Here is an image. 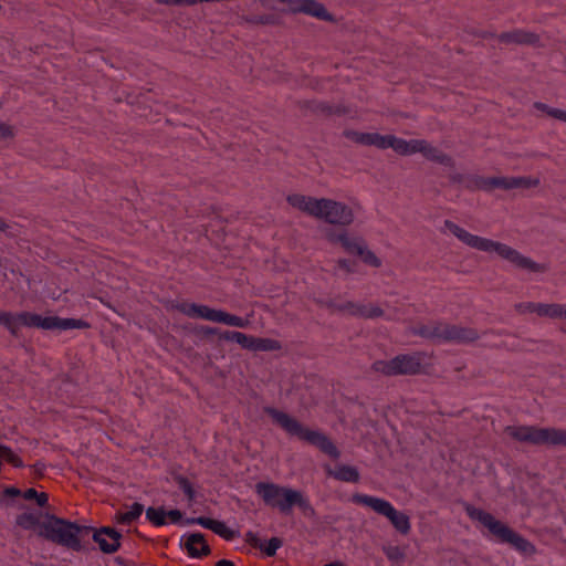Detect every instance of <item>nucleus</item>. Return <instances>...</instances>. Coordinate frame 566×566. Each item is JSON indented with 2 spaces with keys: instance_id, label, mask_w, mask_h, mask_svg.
Segmentation results:
<instances>
[{
  "instance_id": "1",
  "label": "nucleus",
  "mask_w": 566,
  "mask_h": 566,
  "mask_svg": "<svg viewBox=\"0 0 566 566\" xmlns=\"http://www.w3.org/2000/svg\"><path fill=\"white\" fill-rule=\"evenodd\" d=\"M444 227L468 247L488 253L495 252L499 256L509 261L517 269L533 273H544L547 271L545 264L533 261L531 258L521 254L517 250L505 243L472 234L451 220H446Z\"/></svg>"
},
{
  "instance_id": "2",
  "label": "nucleus",
  "mask_w": 566,
  "mask_h": 566,
  "mask_svg": "<svg viewBox=\"0 0 566 566\" xmlns=\"http://www.w3.org/2000/svg\"><path fill=\"white\" fill-rule=\"evenodd\" d=\"M0 325L7 328L14 337L19 336L21 326L38 327L48 331L83 329L90 326V324L83 319L61 318L59 316L42 317L31 312L12 313L7 311H0Z\"/></svg>"
},
{
  "instance_id": "3",
  "label": "nucleus",
  "mask_w": 566,
  "mask_h": 566,
  "mask_svg": "<svg viewBox=\"0 0 566 566\" xmlns=\"http://www.w3.org/2000/svg\"><path fill=\"white\" fill-rule=\"evenodd\" d=\"M92 531V526L80 525L55 515H46L38 535L54 544L80 552L85 549L82 541L88 537Z\"/></svg>"
},
{
  "instance_id": "4",
  "label": "nucleus",
  "mask_w": 566,
  "mask_h": 566,
  "mask_svg": "<svg viewBox=\"0 0 566 566\" xmlns=\"http://www.w3.org/2000/svg\"><path fill=\"white\" fill-rule=\"evenodd\" d=\"M263 411L289 436L296 437L301 441L318 448L322 452L333 459H337L339 457L338 449L324 433L304 427L297 419L276 408L264 407Z\"/></svg>"
},
{
  "instance_id": "5",
  "label": "nucleus",
  "mask_w": 566,
  "mask_h": 566,
  "mask_svg": "<svg viewBox=\"0 0 566 566\" xmlns=\"http://www.w3.org/2000/svg\"><path fill=\"white\" fill-rule=\"evenodd\" d=\"M451 184L461 185L467 190L491 191L495 188L504 190L530 189L539 185V179L532 177H482L479 175H464L452 171L448 175Z\"/></svg>"
},
{
  "instance_id": "6",
  "label": "nucleus",
  "mask_w": 566,
  "mask_h": 566,
  "mask_svg": "<svg viewBox=\"0 0 566 566\" xmlns=\"http://www.w3.org/2000/svg\"><path fill=\"white\" fill-rule=\"evenodd\" d=\"M504 432L513 440L531 446L566 447V430L537 426H506Z\"/></svg>"
},
{
  "instance_id": "7",
  "label": "nucleus",
  "mask_w": 566,
  "mask_h": 566,
  "mask_svg": "<svg viewBox=\"0 0 566 566\" xmlns=\"http://www.w3.org/2000/svg\"><path fill=\"white\" fill-rule=\"evenodd\" d=\"M352 502L367 506L379 515L387 517L399 534L408 535L410 533V517L406 513L396 510L390 502L380 497L360 493L353 494Z\"/></svg>"
},
{
  "instance_id": "8",
  "label": "nucleus",
  "mask_w": 566,
  "mask_h": 566,
  "mask_svg": "<svg viewBox=\"0 0 566 566\" xmlns=\"http://www.w3.org/2000/svg\"><path fill=\"white\" fill-rule=\"evenodd\" d=\"M373 369L385 376L417 375L421 369L419 354H401L389 360H376Z\"/></svg>"
},
{
  "instance_id": "9",
  "label": "nucleus",
  "mask_w": 566,
  "mask_h": 566,
  "mask_svg": "<svg viewBox=\"0 0 566 566\" xmlns=\"http://www.w3.org/2000/svg\"><path fill=\"white\" fill-rule=\"evenodd\" d=\"M296 490L281 486L271 482H259L255 484V493L263 500L264 504L277 509L283 514L291 513V504L287 499Z\"/></svg>"
},
{
  "instance_id": "10",
  "label": "nucleus",
  "mask_w": 566,
  "mask_h": 566,
  "mask_svg": "<svg viewBox=\"0 0 566 566\" xmlns=\"http://www.w3.org/2000/svg\"><path fill=\"white\" fill-rule=\"evenodd\" d=\"M319 212L316 219L334 226L348 227L354 222L353 209L344 202L321 198Z\"/></svg>"
},
{
  "instance_id": "11",
  "label": "nucleus",
  "mask_w": 566,
  "mask_h": 566,
  "mask_svg": "<svg viewBox=\"0 0 566 566\" xmlns=\"http://www.w3.org/2000/svg\"><path fill=\"white\" fill-rule=\"evenodd\" d=\"M467 513L472 520L485 526L500 543H507L513 530L506 524L496 520L491 513L473 506H468Z\"/></svg>"
},
{
  "instance_id": "12",
  "label": "nucleus",
  "mask_w": 566,
  "mask_h": 566,
  "mask_svg": "<svg viewBox=\"0 0 566 566\" xmlns=\"http://www.w3.org/2000/svg\"><path fill=\"white\" fill-rule=\"evenodd\" d=\"M92 538L97 543L104 554L116 553L120 548L122 534L113 527L102 526L91 532Z\"/></svg>"
},
{
  "instance_id": "13",
  "label": "nucleus",
  "mask_w": 566,
  "mask_h": 566,
  "mask_svg": "<svg viewBox=\"0 0 566 566\" xmlns=\"http://www.w3.org/2000/svg\"><path fill=\"white\" fill-rule=\"evenodd\" d=\"M450 323L443 321H429L411 327V334L422 338L446 343Z\"/></svg>"
},
{
  "instance_id": "14",
  "label": "nucleus",
  "mask_w": 566,
  "mask_h": 566,
  "mask_svg": "<svg viewBox=\"0 0 566 566\" xmlns=\"http://www.w3.org/2000/svg\"><path fill=\"white\" fill-rule=\"evenodd\" d=\"M501 43L539 46L541 38L537 33L523 29H514L512 31L502 32L497 35Z\"/></svg>"
},
{
  "instance_id": "15",
  "label": "nucleus",
  "mask_w": 566,
  "mask_h": 566,
  "mask_svg": "<svg viewBox=\"0 0 566 566\" xmlns=\"http://www.w3.org/2000/svg\"><path fill=\"white\" fill-rule=\"evenodd\" d=\"M176 308L180 313H182L189 317H201L207 321L217 322V323L219 321V316H220V312H221V310L210 308L207 305H199L196 303H187V302L178 304L176 306Z\"/></svg>"
},
{
  "instance_id": "16",
  "label": "nucleus",
  "mask_w": 566,
  "mask_h": 566,
  "mask_svg": "<svg viewBox=\"0 0 566 566\" xmlns=\"http://www.w3.org/2000/svg\"><path fill=\"white\" fill-rule=\"evenodd\" d=\"M286 201L293 207L298 209L300 211L317 218L321 206V198H314L310 196H304L300 193H293L287 196Z\"/></svg>"
},
{
  "instance_id": "17",
  "label": "nucleus",
  "mask_w": 566,
  "mask_h": 566,
  "mask_svg": "<svg viewBox=\"0 0 566 566\" xmlns=\"http://www.w3.org/2000/svg\"><path fill=\"white\" fill-rule=\"evenodd\" d=\"M479 337L475 328L450 323L446 343L469 344L478 340Z\"/></svg>"
},
{
  "instance_id": "18",
  "label": "nucleus",
  "mask_w": 566,
  "mask_h": 566,
  "mask_svg": "<svg viewBox=\"0 0 566 566\" xmlns=\"http://www.w3.org/2000/svg\"><path fill=\"white\" fill-rule=\"evenodd\" d=\"M185 548L187 549L189 556L195 558L208 556L211 553L210 546L201 533H192L188 535L185 543Z\"/></svg>"
},
{
  "instance_id": "19",
  "label": "nucleus",
  "mask_w": 566,
  "mask_h": 566,
  "mask_svg": "<svg viewBox=\"0 0 566 566\" xmlns=\"http://www.w3.org/2000/svg\"><path fill=\"white\" fill-rule=\"evenodd\" d=\"M199 525L212 531L226 541H233L239 536V532L229 528L222 521L208 517V520H200Z\"/></svg>"
},
{
  "instance_id": "20",
  "label": "nucleus",
  "mask_w": 566,
  "mask_h": 566,
  "mask_svg": "<svg viewBox=\"0 0 566 566\" xmlns=\"http://www.w3.org/2000/svg\"><path fill=\"white\" fill-rule=\"evenodd\" d=\"M422 156L430 161L438 163L446 167L453 168L455 166V161L450 155L443 153L438 147L432 146L429 142H426L424 144Z\"/></svg>"
},
{
  "instance_id": "21",
  "label": "nucleus",
  "mask_w": 566,
  "mask_h": 566,
  "mask_svg": "<svg viewBox=\"0 0 566 566\" xmlns=\"http://www.w3.org/2000/svg\"><path fill=\"white\" fill-rule=\"evenodd\" d=\"M301 13L315 17L323 21H334V17L326 10L323 3L315 0H305L300 9Z\"/></svg>"
},
{
  "instance_id": "22",
  "label": "nucleus",
  "mask_w": 566,
  "mask_h": 566,
  "mask_svg": "<svg viewBox=\"0 0 566 566\" xmlns=\"http://www.w3.org/2000/svg\"><path fill=\"white\" fill-rule=\"evenodd\" d=\"M291 495L292 496L287 499V502L291 504V510L293 506H297L305 517L314 518L316 516L315 509L301 491L296 490L295 493Z\"/></svg>"
},
{
  "instance_id": "23",
  "label": "nucleus",
  "mask_w": 566,
  "mask_h": 566,
  "mask_svg": "<svg viewBox=\"0 0 566 566\" xmlns=\"http://www.w3.org/2000/svg\"><path fill=\"white\" fill-rule=\"evenodd\" d=\"M328 475L342 482L357 483L360 479L359 472L355 467L339 464L335 470H328Z\"/></svg>"
},
{
  "instance_id": "24",
  "label": "nucleus",
  "mask_w": 566,
  "mask_h": 566,
  "mask_svg": "<svg viewBox=\"0 0 566 566\" xmlns=\"http://www.w3.org/2000/svg\"><path fill=\"white\" fill-rule=\"evenodd\" d=\"M507 544H510L520 553L527 555L534 554L536 551L535 546L528 539H526L515 531L512 532L510 539L507 541Z\"/></svg>"
},
{
  "instance_id": "25",
  "label": "nucleus",
  "mask_w": 566,
  "mask_h": 566,
  "mask_svg": "<svg viewBox=\"0 0 566 566\" xmlns=\"http://www.w3.org/2000/svg\"><path fill=\"white\" fill-rule=\"evenodd\" d=\"M143 511H144V505L138 502H135L130 506L129 511L124 512V513L117 512L115 515V521L119 524L129 525L142 515Z\"/></svg>"
},
{
  "instance_id": "26",
  "label": "nucleus",
  "mask_w": 566,
  "mask_h": 566,
  "mask_svg": "<svg viewBox=\"0 0 566 566\" xmlns=\"http://www.w3.org/2000/svg\"><path fill=\"white\" fill-rule=\"evenodd\" d=\"M384 315V311L376 304H359L356 303L354 316L361 318H377Z\"/></svg>"
},
{
  "instance_id": "27",
  "label": "nucleus",
  "mask_w": 566,
  "mask_h": 566,
  "mask_svg": "<svg viewBox=\"0 0 566 566\" xmlns=\"http://www.w3.org/2000/svg\"><path fill=\"white\" fill-rule=\"evenodd\" d=\"M564 304L552 303H538L537 305V315L549 318H560L563 317Z\"/></svg>"
},
{
  "instance_id": "28",
  "label": "nucleus",
  "mask_w": 566,
  "mask_h": 566,
  "mask_svg": "<svg viewBox=\"0 0 566 566\" xmlns=\"http://www.w3.org/2000/svg\"><path fill=\"white\" fill-rule=\"evenodd\" d=\"M282 348L279 340L273 338L254 337L252 352H276Z\"/></svg>"
},
{
  "instance_id": "29",
  "label": "nucleus",
  "mask_w": 566,
  "mask_h": 566,
  "mask_svg": "<svg viewBox=\"0 0 566 566\" xmlns=\"http://www.w3.org/2000/svg\"><path fill=\"white\" fill-rule=\"evenodd\" d=\"M242 20L252 25H276L280 19L274 14L244 15Z\"/></svg>"
},
{
  "instance_id": "30",
  "label": "nucleus",
  "mask_w": 566,
  "mask_h": 566,
  "mask_svg": "<svg viewBox=\"0 0 566 566\" xmlns=\"http://www.w3.org/2000/svg\"><path fill=\"white\" fill-rule=\"evenodd\" d=\"M365 240L360 237H345L342 248L349 254L358 255L361 254V248H364Z\"/></svg>"
},
{
  "instance_id": "31",
  "label": "nucleus",
  "mask_w": 566,
  "mask_h": 566,
  "mask_svg": "<svg viewBox=\"0 0 566 566\" xmlns=\"http://www.w3.org/2000/svg\"><path fill=\"white\" fill-rule=\"evenodd\" d=\"M218 323H222L233 327L244 328L248 326L249 321L241 316H237L228 312L221 311Z\"/></svg>"
},
{
  "instance_id": "32",
  "label": "nucleus",
  "mask_w": 566,
  "mask_h": 566,
  "mask_svg": "<svg viewBox=\"0 0 566 566\" xmlns=\"http://www.w3.org/2000/svg\"><path fill=\"white\" fill-rule=\"evenodd\" d=\"M17 525L24 530H33L35 527L40 528L42 522L39 521V517L33 513H22L17 516Z\"/></svg>"
},
{
  "instance_id": "33",
  "label": "nucleus",
  "mask_w": 566,
  "mask_h": 566,
  "mask_svg": "<svg viewBox=\"0 0 566 566\" xmlns=\"http://www.w3.org/2000/svg\"><path fill=\"white\" fill-rule=\"evenodd\" d=\"M146 518L155 526L166 524V511L163 507H148L146 510Z\"/></svg>"
},
{
  "instance_id": "34",
  "label": "nucleus",
  "mask_w": 566,
  "mask_h": 566,
  "mask_svg": "<svg viewBox=\"0 0 566 566\" xmlns=\"http://www.w3.org/2000/svg\"><path fill=\"white\" fill-rule=\"evenodd\" d=\"M174 480L177 483V485L179 486V489L185 493L187 499L189 501H193L196 497V492L193 490L191 482L186 476H184L181 474H175Z\"/></svg>"
},
{
  "instance_id": "35",
  "label": "nucleus",
  "mask_w": 566,
  "mask_h": 566,
  "mask_svg": "<svg viewBox=\"0 0 566 566\" xmlns=\"http://www.w3.org/2000/svg\"><path fill=\"white\" fill-rule=\"evenodd\" d=\"M534 107L541 112L546 113L548 116H551L553 118H556V119H559V120H563L566 123V111L551 107L547 104H544L541 102H536L534 104Z\"/></svg>"
},
{
  "instance_id": "36",
  "label": "nucleus",
  "mask_w": 566,
  "mask_h": 566,
  "mask_svg": "<svg viewBox=\"0 0 566 566\" xmlns=\"http://www.w3.org/2000/svg\"><path fill=\"white\" fill-rule=\"evenodd\" d=\"M382 552L394 563H402L406 558L405 552L399 546L386 545L382 546Z\"/></svg>"
},
{
  "instance_id": "37",
  "label": "nucleus",
  "mask_w": 566,
  "mask_h": 566,
  "mask_svg": "<svg viewBox=\"0 0 566 566\" xmlns=\"http://www.w3.org/2000/svg\"><path fill=\"white\" fill-rule=\"evenodd\" d=\"M346 136L353 142L365 146H373L374 143V133L348 132Z\"/></svg>"
},
{
  "instance_id": "38",
  "label": "nucleus",
  "mask_w": 566,
  "mask_h": 566,
  "mask_svg": "<svg viewBox=\"0 0 566 566\" xmlns=\"http://www.w3.org/2000/svg\"><path fill=\"white\" fill-rule=\"evenodd\" d=\"M361 251H363V253L358 254V256L361 258V260L366 264H368L370 266H374V268L381 266L380 259L373 251L367 249V244L366 243L364 244V248H361Z\"/></svg>"
},
{
  "instance_id": "39",
  "label": "nucleus",
  "mask_w": 566,
  "mask_h": 566,
  "mask_svg": "<svg viewBox=\"0 0 566 566\" xmlns=\"http://www.w3.org/2000/svg\"><path fill=\"white\" fill-rule=\"evenodd\" d=\"M0 451H2L3 459L10 464H12L14 468L23 467L22 460L11 450V448L2 444Z\"/></svg>"
},
{
  "instance_id": "40",
  "label": "nucleus",
  "mask_w": 566,
  "mask_h": 566,
  "mask_svg": "<svg viewBox=\"0 0 566 566\" xmlns=\"http://www.w3.org/2000/svg\"><path fill=\"white\" fill-rule=\"evenodd\" d=\"M347 234L348 233L346 230L337 231L335 229H328L325 232V238L332 244H340L342 245V243Z\"/></svg>"
},
{
  "instance_id": "41",
  "label": "nucleus",
  "mask_w": 566,
  "mask_h": 566,
  "mask_svg": "<svg viewBox=\"0 0 566 566\" xmlns=\"http://www.w3.org/2000/svg\"><path fill=\"white\" fill-rule=\"evenodd\" d=\"M283 542L279 537H272L269 539L266 545L260 546V548L265 553L266 556H274L276 554V551L282 546Z\"/></svg>"
},
{
  "instance_id": "42",
  "label": "nucleus",
  "mask_w": 566,
  "mask_h": 566,
  "mask_svg": "<svg viewBox=\"0 0 566 566\" xmlns=\"http://www.w3.org/2000/svg\"><path fill=\"white\" fill-rule=\"evenodd\" d=\"M392 136L394 135H380L378 133H374L373 146L379 149L391 148Z\"/></svg>"
},
{
  "instance_id": "43",
  "label": "nucleus",
  "mask_w": 566,
  "mask_h": 566,
  "mask_svg": "<svg viewBox=\"0 0 566 566\" xmlns=\"http://www.w3.org/2000/svg\"><path fill=\"white\" fill-rule=\"evenodd\" d=\"M391 148L401 156H408V140L392 136Z\"/></svg>"
},
{
  "instance_id": "44",
  "label": "nucleus",
  "mask_w": 566,
  "mask_h": 566,
  "mask_svg": "<svg viewBox=\"0 0 566 566\" xmlns=\"http://www.w3.org/2000/svg\"><path fill=\"white\" fill-rule=\"evenodd\" d=\"M254 337L255 336L247 335L244 333L239 332L235 343L239 344L244 349L253 350Z\"/></svg>"
},
{
  "instance_id": "45",
  "label": "nucleus",
  "mask_w": 566,
  "mask_h": 566,
  "mask_svg": "<svg viewBox=\"0 0 566 566\" xmlns=\"http://www.w3.org/2000/svg\"><path fill=\"white\" fill-rule=\"evenodd\" d=\"M426 139H410L408 140V156L417 153L422 154Z\"/></svg>"
},
{
  "instance_id": "46",
  "label": "nucleus",
  "mask_w": 566,
  "mask_h": 566,
  "mask_svg": "<svg viewBox=\"0 0 566 566\" xmlns=\"http://www.w3.org/2000/svg\"><path fill=\"white\" fill-rule=\"evenodd\" d=\"M537 305L538 303H534V302H524V303H518L515 305V310L516 312H518L520 314H524V313H537Z\"/></svg>"
},
{
  "instance_id": "47",
  "label": "nucleus",
  "mask_w": 566,
  "mask_h": 566,
  "mask_svg": "<svg viewBox=\"0 0 566 566\" xmlns=\"http://www.w3.org/2000/svg\"><path fill=\"white\" fill-rule=\"evenodd\" d=\"M15 136L13 126L0 122V139H12Z\"/></svg>"
},
{
  "instance_id": "48",
  "label": "nucleus",
  "mask_w": 566,
  "mask_h": 566,
  "mask_svg": "<svg viewBox=\"0 0 566 566\" xmlns=\"http://www.w3.org/2000/svg\"><path fill=\"white\" fill-rule=\"evenodd\" d=\"M156 3L166 6H195L197 0H155Z\"/></svg>"
},
{
  "instance_id": "49",
  "label": "nucleus",
  "mask_w": 566,
  "mask_h": 566,
  "mask_svg": "<svg viewBox=\"0 0 566 566\" xmlns=\"http://www.w3.org/2000/svg\"><path fill=\"white\" fill-rule=\"evenodd\" d=\"M281 2H285L289 4V11L292 13H301L300 8L304 6L305 0H280ZM261 2L264 4L265 0H261Z\"/></svg>"
},
{
  "instance_id": "50",
  "label": "nucleus",
  "mask_w": 566,
  "mask_h": 566,
  "mask_svg": "<svg viewBox=\"0 0 566 566\" xmlns=\"http://www.w3.org/2000/svg\"><path fill=\"white\" fill-rule=\"evenodd\" d=\"M219 328L217 327H210V326H202L199 331H198V334L203 337V338H209L213 335H217L219 337Z\"/></svg>"
},
{
  "instance_id": "51",
  "label": "nucleus",
  "mask_w": 566,
  "mask_h": 566,
  "mask_svg": "<svg viewBox=\"0 0 566 566\" xmlns=\"http://www.w3.org/2000/svg\"><path fill=\"white\" fill-rule=\"evenodd\" d=\"M239 335V332L237 331H219V339L220 340H227V342H234Z\"/></svg>"
},
{
  "instance_id": "52",
  "label": "nucleus",
  "mask_w": 566,
  "mask_h": 566,
  "mask_svg": "<svg viewBox=\"0 0 566 566\" xmlns=\"http://www.w3.org/2000/svg\"><path fill=\"white\" fill-rule=\"evenodd\" d=\"M314 112H321V113H325V114H332L334 113V109L331 105L328 104H325V103H313V108H312Z\"/></svg>"
},
{
  "instance_id": "53",
  "label": "nucleus",
  "mask_w": 566,
  "mask_h": 566,
  "mask_svg": "<svg viewBox=\"0 0 566 566\" xmlns=\"http://www.w3.org/2000/svg\"><path fill=\"white\" fill-rule=\"evenodd\" d=\"M167 516L172 523H178L182 518V513L179 510H170L166 512V517Z\"/></svg>"
},
{
  "instance_id": "54",
  "label": "nucleus",
  "mask_w": 566,
  "mask_h": 566,
  "mask_svg": "<svg viewBox=\"0 0 566 566\" xmlns=\"http://www.w3.org/2000/svg\"><path fill=\"white\" fill-rule=\"evenodd\" d=\"M21 494H22V492L14 486H8L3 491V495L7 497H17V496H20Z\"/></svg>"
},
{
  "instance_id": "55",
  "label": "nucleus",
  "mask_w": 566,
  "mask_h": 566,
  "mask_svg": "<svg viewBox=\"0 0 566 566\" xmlns=\"http://www.w3.org/2000/svg\"><path fill=\"white\" fill-rule=\"evenodd\" d=\"M34 500L36 501V504L39 506L44 507L48 504L49 495L44 492H38V497H35Z\"/></svg>"
},
{
  "instance_id": "56",
  "label": "nucleus",
  "mask_w": 566,
  "mask_h": 566,
  "mask_svg": "<svg viewBox=\"0 0 566 566\" xmlns=\"http://www.w3.org/2000/svg\"><path fill=\"white\" fill-rule=\"evenodd\" d=\"M322 306L326 307L327 310H329L332 313H337V306H338V303L332 301V300H328V301H322L319 302Z\"/></svg>"
},
{
  "instance_id": "57",
  "label": "nucleus",
  "mask_w": 566,
  "mask_h": 566,
  "mask_svg": "<svg viewBox=\"0 0 566 566\" xmlns=\"http://www.w3.org/2000/svg\"><path fill=\"white\" fill-rule=\"evenodd\" d=\"M11 226L0 217V232L7 233L9 237H13V233L10 232Z\"/></svg>"
},
{
  "instance_id": "58",
  "label": "nucleus",
  "mask_w": 566,
  "mask_h": 566,
  "mask_svg": "<svg viewBox=\"0 0 566 566\" xmlns=\"http://www.w3.org/2000/svg\"><path fill=\"white\" fill-rule=\"evenodd\" d=\"M337 264L339 269L346 271L347 273H350L353 271L350 261L346 259L338 260Z\"/></svg>"
},
{
  "instance_id": "59",
  "label": "nucleus",
  "mask_w": 566,
  "mask_h": 566,
  "mask_svg": "<svg viewBox=\"0 0 566 566\" xmlns=\"http://www.w3.org/2000/svg\"><path fill=\"white\" fill-rule=\"evenodd\" d=\"M25 500H34L38 497V491L35 489H28L21 494Z\"/></svg>"
},
{
  "instance_id": "60",
  "label": "nucleus",
  "mask_w": 566,
  "mask_h": 566,
  "mask_svg": "<svg viewBox=\"0 0 566 566\" xmlns=\"http://www.w3.org/2000/svg\"><path fill=\"white\" fill-rule=\"evenodd\" d=\"M344 303H345V307H346V312L345 313H349L350 315L354 316V312H355V308H356V303L352 302V301H347V302H344Z\"/></svg>"
},
{
  "instance_id": "61",
  "label": "nucleus",
  "mask_w": 566,
  "mask_h": 566,
  "mask_svg": "<svg viewBox=\"0 0 566 566\" xmlns=\"http://www.w3.org/2000/svg\"><path fill=\"white\" fill-rule=\"evenodd\" d=\"M474 35L480 36L482 39H490L496 36L495 33L489 31L474 32Z\"/></svg>"
},
{
  "instance_id": "62",
  "label": "nucleus",
  "mask_w": 566,
  "mask_h": 566,
  "mask_svg": "<svg viewBox=\"0 0 566 566\" xmlns=\"http://www.w3.org/2000/svg\"><path fill=\"white\" fill-rule=\"evenodd\" d=\"M35 472L39 474V475H43V471L45 469V464L42 463V462H36L34 465H33Z\"/></svg>"
},
{
  "instance_id": "63",
  "label": "nucleus",
  "mask_w": 566,
  "mask_h": 566,
  "mask_svg": "<svg viewBox=\"0 0 566 566\" xmlns=\"http://www.w3.org/2000/svg\"><path fill=\"white\" fill-rule=\"evenodd\" d=\"M200 520H208V517H206V516L190 517V518H187L185 521V523L188 524V525H190V524H199Z\"/></svg>"
},
{
  "instance_id": "64",
  "label": "nucleus",
  "mask_w": 566,
  "mask_h": 566,
  "mask_svg": "<svg viewBox=\"0 0 566 566\" xmlns=\"http://www.w3.org/2000/svg\"><path fill=\"white\" fill-rule=\"evenodd\" d=\"M214 566H234V563L229 559H220Z\"/></svg>"
}]
</instances>
